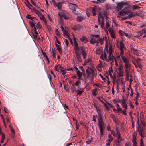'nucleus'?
I'll use <instances>...</instances> for the list:
<instances>
[{"instance_id":"9d476101","label":"nucleus","mask_w":146,"mask_h":146,"mask_svg":"<svg viewBox=\"0 0 146 146\" xmlns=\"http://www.w3.org/2000/svg\"><path fill=\"white\" fill-rule=\"evenodd\" d=\"M86 71L87 77L94 76V71L93 69L88 67L87 69H86Z\"/></svg>"},{"instance_id":"a18cd8bd","label":"nucleus","mask_w":146,"mask_h":146,"mask_svg":"<svg viewBox=\"0 0 146 146\" xmlns=\"http://www.w3.org/2000/svg\"><path fill=\"white\" fill-rule=\"evenodd\" d=\"M120 52H119V54L120 56H121H121H124V49H121L120 50Z\"/></svg>"},{"instance_id":"0eeeda50","label":"nucleus","mask_w":146,"mask_h":146,"mask_svg":"<svg viewBox=\"0 0 146 146\" xmlns=\"http://www.w3.org/2000/svg\"><path fill=\"white\" fill-rule=\"evenodd\" d=\"M80 85L81 82L79 80L76 81L74 83L71 87V90L72 92H75L73 90L74 88H75L76 90H78L80 88Z\"/></svg>"},{"instance_id":"20e7f679","label":"nucleus","mask_w":146,"mask_h":146,"mask_svg":"<svg viewBox=\"0 0 146 146\" xmlns=\"http://www.w3.org/2000/svg\"><path fill=\"white\" fill-rule=\"evenodd\" d=\"M98 126L100 130V133L101 136L102 135L103 133V131L105 128V124L102 121V119L100 118L98 120Z\"/></svg>"},{"instance_id":"37998d69","label":"nucleus","mask_w":146,"mask_h":146,"mask_svg":"<svg viewBox=\"0 0 146 146\" xmlns=\"http://www.w3.org/2000/svg\"><path fill=\"white\" fill-rule=\"evenodd\" d=\"M123 76V75L122 71L121 70L119 71L118 74H117L118 76L119 77H121Z\"/></svg>"},{"instance_id":"de8ad7c7","label":"nucleus","mask_w":146,"mask_h":146,"mask_svg":"<svg viewBox=\"0 0 146 146\" xmlns=\"http://www.w3.org/2000/svg\"><path fill=\"white\" fill-rule=\"evenodd\" d=\"M132 8L133 9H136L140 8V7L137 5H133Z\"/></svg>"},{"instance_id":"603ef678","label":"nucleus","mask_w":146,"mask_h":146,"mask_svg":"<svg viewBox=\"0 0 146 146\" xmlns=\"http://www.w3.org/2000/svg\"><path fill=\"white\" fill-rule=\"evenodd\" d=\"M26 17L28 19L31 20H32V17H31L30 15L27 14V15Z\"/></svg>"},{"instance_id":"69168bd1","label":"nucleus","mask_w":146,"mask_h":146,"mask_svg":"<svg viewBox=\"0 0 146 146\" xmlns=\"http://www.w3.org/2000/svg\"><path fill=\"white\" fill-rule=\"evenodd\" d=\"M102 65L101 64H99L98 65L97 67V68L98 70H100V69L102 67Z\"/></svg>"},{"instance_id":"a878e982","label":"nucleus","mask_w":146,"mask_h":146,"mask_svg":"<svg viewBox=\"0 0 146 146\" xmlns=\"http://www.w3.org/2000/svg\"><path fill=\"white\" fill-rule=\"evenodd\" d=\"M29 23L32 27H34L36 25V23L34 22L33 21H32V20L29 21Z\"/></svg>"},{"instance_id":"cd10ccee","label":"nucleus","mask_w":146,"mask_h":146,"mask_svg":"<svg viewBox=\"0 0 146 146\" xmlns=\"http://www.w3.org/2000/svg\"><path fill=\"white\" fill-rule=\"evenodd\" d=\"M77 76L78 77L79 79H81V77L82 75V73L80 72L79 70H77Z\"/></svg>"},{"instance_id":"9b49d317","label":"nucleus","mask_w":146,"mask_h":146,"mask_svg":"<svg viewBox=\"0 0 146 146\" xmlns=\"http://www.w3.org/2000/svg\"><path fill=\"white\" fill-rule=\"evenodd\" d=\"M93 103L94 106L96 109L97 113L100 114L101 112V110L102 109L101 105L96 101L94 102Z\"/></svg>"},{"instance_id":"b1692460","label":"nucleus","mask_w":146,"mask_h":146,"mask_svg":"<svg viewBox=\"0 0 146 146\" xmlns=\"http://www.w3.org/2000/svg\"><path fill=\"white\" fill-rule=\"evenodd\" d=\"M62 3L61 2H59L57 3V4L55 6V7H57L58 9L59 10H61V9L62 7Z\"/></svg>"},{"instance_id":"2eb2a0df","label":"nucleus","mask_w":146,"mask_h":146,"mask_svg":"<svg viewBox=\"0 0 146 146\" xmlns=\"http://www.w3.org/2000/svg\"><path fill=\"white\" fill-rule=\"evenodd\" d=\"M68 6L69 8L71 9L73 11H75L76 10V9L78 7L76 4L72 3H69L68 4Z\"/></svg>"},{"instance_id":"a211bd4d","label":"nucleus","mask_w":146,"mask_h":146,"mask_svg":"<svg viewBox=\"0 0 146 146\" xmlns=\"http://www.w3.org/2000/svg\"><path fill=\"white\" fill-rule=\"evenodd\" d=\"M73 90L74 91H75V92H76L77 93V96H80L81 95L82 93L84 92V91L80 88L78 90L75 89V88H73Z\"/></svg>"},{"instance_id":"052dcab7","label":"nucleus","mask_w":146,"mask_h":146,"mask_svg":"<svg viewBox=\"0 0 146 146\" xmlns=\"http://www.w3.org/2000/svg\"><path fill=\"white\" fill-rule=\"evenodd\" d=\"M103 104L105 107L106 110L108 111H109L110 110L109 107L107 105V104H106L105 103H104Z\"/></svg>"},{"instance_id":"39448f33","label":"nucleus","mask_w":146,"mask_h":146,"mask_svg":"<svg viewBox=\"0 0 146 146\" xmlns=\"http://www.w3.org/2000/svg\"><path fill=\"white\" fill-rule=\"evenodd\" d=\"M98 21L99 23L101 25V27L103 29H104L105 28L104 26V18L103 13L101 12L99 13Z\"/></svg>"},{"instance_id":"423d86ee","label":"nucleus","mask_w":146,"mask_h":146,"mask_svg":"<svg viewBox=\"0 0 146 146\" xmlns=\"http://www.w3.org/2000/svg\"><path fill=\"white\" fill-rule=\"evenodd\" d=\"M68 14L67 11L64 10H63L62 11L58 13V15L60 16V19L64 18L65 19H69Z\"/></svg>"},{"instance_id":"7ed1b4c3","label":"nucleus","mask_w":146,"mask_h":146,"mask_svg":"<svg viewBox=\"0 0 146 146\" xmlns=\"http://www.w3.org/2000/svg\"><path fill=\"white\" fill-rule=\"evenodd\" d=\"M131 11L128 7H126L121 9L118 12L119 15L117 16L118 18L120 17V16H123L131 12Z\"/></svg>"},{"instance_id":"ddd939ff","label":"nucleus","mask_w":146,"mask_h":146,"mask_svg":"<svg viewBox=\"0 0 146 146\" xmlns=\"http://www.w3.org/2000/svg\"><path fill=\"white\" fill-rule=\"evenodd\" d=\"M139 134L141 137V140L140 141V146H144L143 142L141 140V138H144L145 136L144 132L143 129H142L139 131Z\"/></svg>"},{"instance_id":"c9c22d12","label":"nucleus","mask_w":146,"mask_h":146,"mask_svg":"<svg viewBox=\"0 0 146 146\" xmlns=\"http://www.w3.org/2000/svg\"><path fill=\"white\" fill-rule=\"evenodd\" d=\"M121 105L122 106V107L124 108L125 109V110H127V105L126 103V102H125V103H123V104H121Z\"/></svg>"},{"instance_id":"4468645a","label":"nucleus","mask_w":146,"mask_h":146,"mask_svg":"<svg viewBox=\"0 0 146 146\" xmlns=\"http://www.w3.org/2000/svg\"><path fill=\"white\" fill-rule=\"evenodd\" d=\"M108 30L110 33L111 37L115 39L116 38V36L112 28L110 27L108 29Z\"/></svg>"},{"instance_id":"79ce46f5","label":"nucleus","mask_w":146,"mask_h":146,"mask_svg":"<svg viewBox=\"0 0 146 146\" xmlns=\"http://www.w3.org/2000/svg\"><path fill=\"white\" fill-rule=\"evenodd\" d=\"M96 1H93V2L97 4L100 3L104 2V1L103 0H96Z\"/></svg>"},{"instance_id":"6ab92c4d","label":"nucleus","mask_w":146,"mask_h":146,"mask_svg":"<svg viewBox=\"0 0 146 146\" xmlns=\"http://www.w3.org/2000/svg\"><path fill=\"white\" fill-rule=\"evenodd\" d=\"M143 34H145V35L143 36V37L144 38L146 36V28L143 29L141 31L139 32L138 35L139 36H142Z\"/></svg>"},{"instance_id":"49530a36","label":"nucleus","mask_w":146,"mask_h":146,"mask_svg":"<svg viewBox=\"0 0 146 146\" xmlns=\"http://www.w3.org/2000/svg\"><path fill=\"white\" fill-rule=\"evenodd\" d=\"M97 90L96 89H94L92 91V94L94 96H95L97 95L96 93Z\"/></svg>"},{"instance_id":"774afa93","label":"nucleus","mask_w":146,"mask_h":146,"mask_svg":"<svg viewBox=\"0 0 146 146\" xmlns=\"http://www.w3.org/2000/svg\"><path fill=\"white\" fill-rule=\"evenodd\" d=\"M55 33L56 35L58 36H59L60 35V33H59L57 29H56Z\"/></svg>"},{"instance_id":"6e6552de","label":"nucleus","mask_w":146,"mask_h":146,"mask_svg":"<svg viewBox=\"0 0 146 146\" xmlns=\"http://www.w3.org/2000/svg\"><path fill=\"white\" fill-rule=\"evenodd\" d=\"M81 53L83 58L85 59L87 54L88 53V49L84 46L81 48Z\"/></svg>"},{"instance_id":"f8f14e48","label":"nucleus","mask_w":146,"mask_h":146,"mask_svg":"<svg viewBox=\"0 0 146 146\" xmlns=\"http://www.w3.org/2000/svg\"><path fill=\"white\" fill-rule=\"evenodd\" d=\"M78 51H75V61L77 63H79L81 62V56L78 53Z\"/></svg>"},{"instance_id":"4d7b16f0","label":"nucleus","mask_w":146,"mask_h":146,"mask_svg":"<svg viewBox=\"0 0 146 146\" xmlns=\"http://www.w3.org/2000/svg\"><path fill=\"white\" fill-rule=\"evenodd\" d=\"M31 3L36 7L38 8H39V7L32 0H31Z\"/></svg>"},{"instance_id":"c85d7f7f","label":"nucleus","mask_w":146,"mask_h":146,"mask_svg":"<svg viewBox=\"0 0 146 146\" xmlns=\"http://www.w3.org/2000/svg\"><path fill=\"white\" fill-rule=\"evenodd\" d=\"M125 69V71L126 73L127 76L128 77L129 76V73L131 68H124Z\"/></svg>"},{"instance_id":"8fccbe9b","label":"nucleus","mask_w":146,"mask_h":146,"mask_svg":"<svg viewBox=\"0 0 146 146\" xmlns=\"http://www.w3.org/2000/svg\"><path fill=\"white\" fill-rule=\"evenodd\" d=\"M111 140V139H108V140H107V142L106 143V145L108 146V145H109L110 144V143L111 142V141L112 140Z\"/></svg>"},{"instance_id":"c03bdc74","label":"nucleus","mask_w":146,"mask_h":146,"mask_svg":"<svg viewBox=\"0 0 146 146\" xmlns=\"http://www.w3.org/2000/svg\"><path fill=\"white\" fill-rule=\"evenodd\" d=\"M92 13L94 16H95L96 15V9L95 8H94L92 9Z\"/></svg>"},{"instance_id":"7c9ffc66","label":"nucleus","mask_w":146,"mask_h":146,"mask_svg":"<svg viewBox=\"0 0 146 146\" xmlns=\"http://www.w3.org/2000/svg\"><path fill=\"white\" fill-rule=\"evenodd\" d=\"M124 68H131V65L129 62L125 64Z\"/></svg>"},{"instance_id":"0e129e2a","label":"nucleus","mask_w":146,"mask_h":146,"mask_svg":"<svg viewBox=\"0 0 146 146\" xmlns=\"http://www.w3.org/2000/svg\"><path fill=\"white\" fill-rule=\"evenodd\" d=\"M127 110H125V109L123 110L122 111V113L123 114H124V115H127V113H126V111Z\"/></svg>"},{"instance_id":"864d4df0","label":"nucleus","mask_w":146,"mask_h":146,"mask_svg":"<svg viewBox=\"0 0 146 146\" xmlns=\"http://www.w3.org/2000/svg\"><path fill=\"white\" fill-rule=\"evenodd\" d=\"M9 127L10 128L11 130V132L12 133L14 134H15V131L13 128L12 127V126L11 125H9Z\"/></svg>"},{"instance_id":"680f3d73","label":"nucleus","mask_w":146,"mask_h":146,"mask_svg":"<svg viewBox=\"0 0 146 146\" xmlns=\"http://www.w3.org/2000/svg\"><path fill=\"white\" fill-rule=\"evenodd\" d=\"M117 111H118V112H122V109L121 108L120 106H119V107H117Z\"/></svg>"},{"instance_id":"bf43d9fd","label":"nucleus","mask_w":146,"mask_h":146,"mask_svg":"<svg viewBox=\"0 0 146 146\" xmlns=\"http://www.w3.org/2000/svg\"><path fill=\"white\" fill-rule=\"evenodd\" d=\"M119 34L120 35L123 36L125 34V32L122 30H120L119 31Z\"/></svg>"},{"instance_id":"f03ea898","label":"nucleus","mask_w":146,"mask_h":146,"mask_svg":"<svg viewBox=\"0 0 146 146\" xmlns=\"http://www.w3.org/2000/svg\"><path fill=\"white\" fill-rule=\"evenodd\" d=\"M59 23L60 25V27L62 29V31L63 32L64 36L65 37L68 38L69 40L71 41V40H72L69 37V34L67 31L66 29H65L63 27L64 26V23L62 19H60V20H59Z\"/></svg>"},{"instance_id":"bb28decb","label":"nucleus","mask_w":146,"mask_h":146,"mask_svg":"<svg viewBox=\"0 0 146 146\" xmlns=\"http://www.w3.org/2000/svg\"><path fill=\"white\" fill-rule=\"evenodd\" d=\"M136 134L135 133H134L132 135V142H136Z\"/></svg>"},{"instance_id":"dca6fc26","label":"nucleus","mask_w":146,"mask_h":146,"mask_svg":"<svg viewBox=\"0 0 146 146\" xmlns=\"http://www.w3.org/2000/svg\"><path fill=\"white\" fill-rule=\"evenodd\" d=\"M78 40L77 39H76L74 37V46L75 51H79V48L77 43Z\"/></svg>"},{"instance_id":"f704fd0d","label":"nucleus","mask_w":146,"mask_h":146,"mask_svg":"<svg viewBox=\"0 0 146 146\" xmlns=\"http://www.w3.org/2000/svg\"><path fill=\"white\" fill-rule=\"evenodd\" d=\"M113 102L114 104H116L118 102L120 103H121V100L119 99H114L113 100Z\"/></svg>"},{"instance_id":"393cba45","label":"nucleus","mask_w":146,"mask_h":146,"mask_svg":"<svg viewBox=\"0 0 146 146\" xmlns=\"http://www.w3.org/2000/svg\"><path fill=\"white\" fill-rule=\"evenodd\" d=\"M102 50L100 48H96L95 51L96 54L100 55L102 52Z\"/></svg>"},{"instance_id":"4c0bfd02","label":"nucleus","mask_w":146,"mask_h":146,"mask_svg":"<svg viewBox=\"0 0 146 146\" xmlns=\"http://www.w3.org/2000/svg\"><path fill=\"white\" fill-rule=\"evenodd\" d=\"M5 136L4 134L3 133H2V138L1 140V143H3L4 142V140L5 139Z\"/></svg>"},{"instance_id":"5701e85b","label":"nucleus","mask_w":146,"mask_h":146,"mask_svg":"<svg viewBox=\"0 0 146 146\" xmlns=\"http://www.w3.org/2000/svg\"><path fill=\"white\" fill-rule=\"evenodd\" d=\"M84 17L81 15H78L77 16L76 19L77 21L80 22L84 20Z\"/></svg>"},{"instance_id":"338daca9","label":"nucleus","mask_w":146,"mask_h":146,"mask_svg":"<svg viewBox=\"0 0 146 146\" xmlns=\"http://www.w3.org/2000/svg\"><path fill=\"white\" fill-rule=\"evenodd\" d=\"M115 130L117 132V134H119L120 133V131L119 130V127H116L115 129Z\"/></svg>"},{"instance_id":"e2e57ef3","label":"nucleus","mask_w":146,"mask_h":146,"mask_svg":"<svg viewBox=\"0 0 146 146\" xmlns=\"http://www.w3.org/2000/svg\"><path fill=\"white\" fill-rule=\"evenodd\" d=\"M64 44H66V46H68L69 44V42L67 39H65L64 40Z\"/></svg>"},{"instance_id":"a19ab883","label":"nucleus","mask_w":146,"mask_h":146,"mask_svg":"<svg viewBox=\"0 0 146 146\" xmlns=\"http://www.w3.org/2000/svg\"><path fill=\"white\" fill-rule=\"evenodd\" d=\"M117 135H118V142H119L122 141V139L121 137L120 134H117Z\"/></svg>"},{"instance_id":"412c9836","label":"nucleus","mask_w":146,"mask_h":146,"mask_svg":"<svg viewBox=\"0 0 146 146\" xmlns=\"http://www.w3.org/2000/svg\"><path fill=\"white\" fill-rule=\"evenodd\" d=\"M100 58L102 59L104 61L107 59V54L105 51L104 54H101Z\"/></svg>"},{"instance_id":"f3484780","label":"nucleus","mask_w":146,"mask_h":146,"mask_svg":"<svg viewBox=\"0 0 146 146\" xmlns=\"http://www.w3.org/2000/svg\"><path fill=\"white\" fill-rule=\"evenodd\" d=\"M34 10L35 12L40 17V19L41 20H43L45 23H46V21L45 19L44 16L42 14H41V13L40 12L37 13L35 10Z\"/></svg>"},{"instance_id":"c756f323","label":"nucleus","mask_w":146,"mask_h":146,"mask_svg":"<svg viewBox=\"0 0 146 146\" xmlns=\"http://www.w3.org/2000/svg\"><path fill=\"white\" fill-rule=\"evenodd\" d=\"M137 15L139 16V14L138 13H135V14H134L133 13H130L128 15V17L129 18H130L132 17L133 16H135Z\"/></svg>"},{"instance_id":"473e14b6","label":"nucleus","mask_w":146,"mask_h":146,"mask_svg":"<svg viewBox=\"0 0 146 146\" xmlns=\"http://www.w3.org/2000/svg\"><path fill=\"white\" fill-rule=\"evenodd\" d=\"M119 82L117 81V82L115 84V88L117 91H118L119 89Z\"/></svg>"},{"instance_id":"58836bf2","label":"nucleus","mask_w":146,"mask_h":146,"mask_svg":"<svg viewBox=\"0 0 146 146\" xmlns=\"http://www.w3.org/2000/svg\"><path fill=\"white\" fill-rule=\"evenodd\" d=\"M111 133L114 137H116L117 135L113 130H112L111 131Z\"/></svg>"},{"instance_id":"13d9d810","label":"nucleus","mask_w":146,"mask_h":146,"mask_svg":"<svg viewBox=\"0 0 146 146\" xmlns=\"http://www.w3.org/2000/svg\"><path fill=\"white\" fill-rule=\"evenodd\" d=\"M90 42L91 44H94L96 43V41L95 40H94V39H92L90 41Z\"/></svg>"},{"instance_id":"72a5a7b5","label":"nucleus","mask_w":146,"mask_h":146,"mask_svg":"<svg viewBox=\"0 0 146 146\" xmlns=\"http://www.w3.org/2000/svg\"><path fill=\"white\" fill-rule=\"evenodd\" d=\"M104 39V37H103V38H99L98 40L101 44L102 45L103 44Z\"/></svg>"},{"instance_id":"1a4fd4ad","label":"nucleus","mask_w":146,"mask_h":146,"mask_svg":"<svg viewBox=\"0 0 146 146\" xmlns=\"http://www.w3.org/2000/svg\"><path fill=\"white\" fill-rule=\"evenodd\" d=\"M127 5V3L124 1H121L117 3L116 8L117 11H121L124 6Z\"/></svg>"},{"instance_id":"e433bc0d","label":"nucleus","mask_w":146,"mask_h":146,"mask_svg":"<svg viewBox=\"0 0 146 146\" xmlns=\"http://www.w3.org/2000/svg\"><path fill=\"white\" fill-rule=\"evenodd\" d=\"M110 21L109 20H108L106 22V27L107 28H108L110 26Z\"/></svg>"},{"instance_id":"5fc2aeb1","label":"nucleus","mask_w":146,"mask_h":146,"mask_svg":"<svg viewBox=\"0 0 146 146\" xmlns=\"http://www.w3.org/2000/svg\"><path fill=\"white\" fill-rule=\"evenodd\" d=\"M42 54L44 56V57H46V60H47V61H48V62L49 63V60L48 59V58L47 57L46 53L45 52H42Z\"/></svg>"},{"instance_id":"ea45409f","label":"nucleus","mask_w":146,"mask_h":146,"mask_svg":"<svg viewBox=\"0 0 146 146\" xmlns=\"http://www.w3.org/2000/svg\"><path fill=\"white\" fill-rule=\"evenodd\" d=\"M38 25L37 24V25H36V27L35 26L34 27V30L35 31V33H38V31H37V26H38Z\"/></svg>"},{"instance_id":"2f4dec72","label":"nucleus","mask_w":146,"mask_h":146,"mask_svg":"<svg viewBox=\"0 0 146 146\" xmlns=\"http://www.w3.org/2000/svg\"><path fill=\"white\" fill-rule=\"evenodd\" d=\"M124 47V45L122 41H120V46H119V49L120 50L121 49H123V48Z\"/></svg>"},{"instance_id":"6e6d98bb","label":"nucleus","mask_w":146,"mask_h":146,"mask_svg":"<svg viewBox=\"0 0 146 146\" xmlns=\"http://www.w3.org/2000/svg\"><path fill=\"white\" fill-rule=\"evenodd\" d=\"M97 117L96 115H94L93 116V121L94 122L96 121V119Z\"/></svg>"},{"instance_id":"aec40b11","label":"nucleus","mask_w":146,"mask_h":146,"mask_svg":"<svg viewBox=\"0 0 146 146\" xmlns=\"http://www.w3.org/2000/svg\"><path fill=\"white\" fill-rule=\"evenodd\" d=\"M121 58L125 64L129 62V59H128L127 57H125L124 56H122Z\"/></svg>"},{"instance_id":"09e8293b","label":"nucleus","mask_w":146,"mask_h":146,"mask_svg":"<svg viewBox=\"0 0 146 146\" xmlns=\"http://www.w3.org/2000/svg\"><path fill=\"white\" fill-rule=\"evenodd\" d=\"M26 6L30 10H31V7H32V5L30 3L26 4Z\"/></svg>"},{"instance_id":"f257e3e1","label":"nucleus","mask_w":146,"mask_h":146,"mask_svg":"<svg viewBox=\"0 0 146 146\" xmlns=\"http://www.w3.org/2000/svg\"><path fill=\"white\" fill-rule=\"evenodd\" d=\"M109 46V51L108 50V48L107 47V48L106 50V52L107 53L109 54V55L108 56V58L109 60L113 62V59L115 60L116 62V58L112 54V48L111 44H110Z\"/></svg>"},{"instance_id":"4be33fe9","label":"nucleus","mask_w":146,"mask_h":146,"mask_svg":"<svg viewBox=\"0 0 146 146\" xmlns=\"http://www.w3.org/2000/svg\"><path fill=\"white\" fill-rule=\"evenodd\" d=\"M80 40L82 42H84L85 43H86L89 41L88 39L84 36H82L80 38Z\"/></svg>"},{"instance_id":"3c124183","label":"nucleus","mask_w":146,"mask_h":146,"mask_svg":"<svg viewBox=\"0 0 146 146\" xmlns=\"http://www.w3.org/2000/svg\"><path fill=\"white\" fill-rule=\"evenodd\" d=\"M131 50L132 52L134 53L135 54L137 53V50L135 49L134 48H131Z\"/></svg>"}]
</instances>
